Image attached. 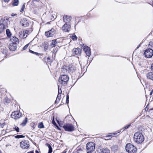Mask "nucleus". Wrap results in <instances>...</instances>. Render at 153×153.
<instances>
[{"mask_svg":"<svg viewBox=\"0 0 153 153\" xmlns=\"http://www.w3.org/2000/svg\"><path fill=\"white\" fill-rule=\"evenodd\" d=\"M71 18L70 16L67 15H64L63 17V21L65 23L62 26V29L65 32H68L71 30V25L70 22Z\"/></svg>","mask_w":153,"mask_h":153,"instance_id":"obj_1","label":"nucleus"},{"mask_svg":"<svg viewBox=\"0 0 153 153\" xmlns=\"http://www.w3.org/2000/svg\"><path fill=\"white\" fill-rule=\"evenodd\" d=\"M144 138L143 134L139 132H136L134 135V140L137 143H142L144 140Z\"/></svg>","mask_w":153,"mask_h":153,"instance_id":"obj_2","label":"nucleus"},{"mask_svg":"<svg viewBox=\"0 0 153 153\" xmlns=\"http://www.w3.org/2000/svg\"><path fill=\"white\" fill-rule=\"evenodd\" d=\"M10 22L7 19H1V23L0 24V33L4 32L5 28L8 27V24Z\"/></svg>","mask_w":153,"mask_h":153,"instance_id":"obj_3","label":"nucleus"},{"mask_svg":"<svg viewBox=\"0 0 153 153\" xmlns=\"http://www.w3.org/2000/svg\"><path fill=\"white\" fill-rule=\"evenodd\" d=\"M126 150L128 153H136L137 149L130 143H128L126 146Z\"/></svg>","mask_w":153,"mask_h":153,"instance_id":"obj_4","label":"nucleus"},{"mask_svg":"<svg viewBox=\"0 0 153 153\" xmlns=\"http://www.w3.org/2000/svg\"><path fill=\"white\" fill-rule=\"evenodd\" d=\"M69 79V76L66 74L62 75L59 77L58 81L59 82L63 85L67 84Z\"/></svg>","mask_w":153,"mask_h":153,"instance_id":"obj_5","label":"nucleus"},{"mask_svg":"<svg viewBox=\"0 0 153 153\" xmlns=\"http://www.w3.org/2000/svg\"><path fill=\"white\" fill-rule=\"evenodd\" d=\"M63 128L65 131L70 132L74 130V126L71 124H66L63 126Z\"/></svg>","mask_w":153,"mask_h":153,"instance_id":"obj_6","label":"nucleus"},{"mask_svg":"<svg viewBox=\"0 0 153 153\" xmlns=\"http://www.w3.org/2000/svg\"><path fill=\"white\" fill-rule=\"evenodd\" d=\"M86 148L90 152L93 151L95 149V144L93 142H90L87 144Z\"/></svg>","mask_w":153,"mask_h":153,"instance_id":"obj_7","label":"nucleus"},{"mask_svg":"<svg viewBox=\"0 0 153 153\" xmlns=\"http://www.w3.org/2000/svg\"><path fill=\"white\" fill-rule=\"evenodd\" d=\"M20 146L21 147L24 149H27L29 147V143L28 141H22L20 142Z\"/></svg>","mask_w":153,"mask_h":153,"instance_id":"obj_8","label":"nucleus"},{"mask_svg":"<svg viewBox=\"0 0 153 153\" xmlns=\"http://www.w3.org/2000/svg\"><path fill=\"white\" fill-rule=\"evenodd\" d=\"M144 54L146 58H151L153 55V51L150 48L147 49L144 52Z\"/></svg>","mask_w":153,"mask_h":153,"instance_id":"obj_9","label":"nucleus"},{"mask_svg":"<svg viewBox=\"0 0 153 153\" xmlns=\"http://www.w3.org/2000/svg\"><path fill=\"white\" fill-rule=\"evenodd\" d=\"M22 114L18 111L13 112L11 114L12 117L15 119H18L22 116Z\"/></svg>","mask_w":153,"mask_h":153,"instance_id":"obj_10","label":"nucleus"},{"mask_svg":"<svg viewBox=\"0 0 153 153\" xmlns=\"http://www.w3.org/2000/svg\"><path fill=\"white\" fill-rule=\"evenodd\" d=\"M56 33V30L53 28H52L49 31L45 32V35L48 37H52Z\"/></svg>","mask_w":153,"mask_h":153,"instance_id":"obj_11","label":"nucleus"},{"mask_svg":"<svg viewBox=\"0 0 153 153\" xmlns=\"http://www.w3.org/2000/svg\"><path fill=\"white\" fill-rule=\"evenodd\" d=\"M28 32V30L21 31L19 33V36L22 38H25L27 36Z\"/></svg>","mask_w":153,"mask_h":153,"instance_id":"obj_12","label":"nucleus"},{"mask_svg":"<svg viewBox=\"0 0 153 153\" xmlns=\"http://www.w3.org/2000/svg\"><path fill=\"white\" fill-rule=\"evenodd\" d=\"M82 48L84 50L86 55L88 56H90L91 54V52L90 48L86 45H83L82 46Z\"/></svg>","mask_w":153,"mask_h":153,"instance_id":"obj_13","label":"nucleus"},{"mask_svg":"<svg viewBox=\"0 0 153 153\" xmlns=\"http://www.w3.org/2000/svg\"><path fill=\"white\" fill-rule=\"evenodd\" d=\"M9 49L12 51H15L16 48V44L14 43H10L9 45Z\"/></svg>","mask_w":153,"mask_h":153,"instance_id":"obj_14","label":"nucleus"},{"mask_svg":"<svg viewBox=\"0 0 153 153\" xmlns=\"http://www.w3.org/2000/svg\"><path fill=\"white\" fill-rule=\"evenodd\" d=\"M22 25L25 27H27L29 24V22L26 18H24L21 21Z\"/></svg>","mask_w":153,"mask_h":153,"instance_id":"obj_15","label":"nucleus"},{"mask_svg":"<svg viewBox=\"0 0 153 153\" xmlns=\"http://www.w3.org/2000/svg\"><path fill=\"white\" fill-rule=\"evenodd\" d=\"M75 70V68L74 66L69 65L68 67L67 71L70 74L72 73Z\"/></svg>","mask_w":153,"mask_h":153,"instance_id":"obj_16","label":"nucleus"},{"mask_svg":"<svg viewBox=\"0 0 153 153\" xmlns=\"http://www.w3.org/2000/svg\"><path fill=\"white\" fill-rule=\"evenodd\" d=\"M99 153H110L109 150L107 149L101 148L99 150Z\"/></svg>","mask_w":153,"mask_h":153,"instance_id":"obj_17","label":"nucleus"},{"mask_svg":"<svg viewBox=\"0 0 153 153\" xmlns=\"http://www.w3.org/2000/svg\"><path fill=\"white\" fill-rule=\"evenodd\" d=\"M61 93L62 91L61 90H60V91L59 90V86H58V93L56 100L55 102H58L59 101L60 99V97L61 95Z\"/></svg>","mask_w":153,"mask_h":153,"instance_id":"obj_18","label":"nucleus"},{"mask_svg":"<svg viewBox=\"0 0 153 153\" xmlns=\"http://www.w3.org/2000/svg\"><path fill=\"white\" fill-rule=\"evenodd\" d=\"M73 52L76 55H79L81 52V50L79 48H76L73 50Z\"/></svg>","mask_w":153,"mask_h":153,"instance_id":"obj_19","label":"nucleus"},{"mask_svg":"<svg viewBox=\"0 0 153 153\" xmlns=\"http://www.w3.org/2000/svg\"><path fill=\"white\" fill-rule=\"evenodd\" d=\"M146 77L148 79L153 80V72H149L146 74Z\"/></svg>","mask_w":153,"mask_h":153,"instance_id":"obj_20","label":"nucleus"},{"mask_svg":"<svg viewBox=\"0 0 153 153\" xmlns=\"http://www.w3.org/2000/svg\"><path fill=\"white\" fill-rule=\"evenodd\" d=\"M68 67L66 66H64L62 68L61 71L63 73H67Z\"/></svg>","mask_w":153,"mask_h":153,"instance_id":"obj_21","label":"nucleus"},{"mask_svg":"<svg viewBox=\"0 0 153 153\" xmlns=\"http://www.w3.org/2000/svg\"><path fill=\"white\" fill-rule=\"evenodd\" d=\"M12 40L13 41V43H14L16 44V43H18L19 42V40L18 38L16 37H13Z\"/></svg>","mask_w":153,"mask_h":153,"instance_id":"obj_22","label":"nucleus"},{"mask_svg":"<svg viewBox=\"0 0 153 153\" xmlns=\"http://www.w3.org/2000/svg\"><path fill=\"white\" fill-rule=\"evenodd\" d=\"M56 40H52L50 45V46L51 47H53L55 46L56 44H57V42Z\"/></svg>","mask_w":153,"mask_h":153,"instance_id":"obj_23","label":"nucleus"},{"mask_svg":"<svg viewBox=\"0 0 153 153\" xmlns=\"http://www.w3.org/2000/svg\"><path fill=\"white\" fill-rule=\"evenodd\" d=\"M111 148L112 150L114 151L117 150L118 146L117 145H114L111 146Z\"/></svg>","mask_w":153,"mask_h":153,"instance_id":"obj_24","label":"nucleus"},{"mask_svg":"<svg viewBox=\"0 0 153 153\" xmlns=\"http://www.w3.org/2000/svg\"><path fill=\"white\" fill-rule=\"evenodd\" d=\"M19 4L18 0H14L13 3V5L14 6H17Z\"/></svg>","mask_w":153,"mask_h":153,"instance_id":"obj_25","label":"nucleus"},{"mask_svg":"<svg viewBox=\"0 0 153 153\" xmlns=\"http://www.w3.org/2000/svg\"><path fill=\"white\" fill-rule=\"evenodd\" d=\"M27 117L25 118V120L23 122L21 123V125L22 126H25L27 123Z\"/></svg>","mask_w":153,"mask_h":153,"instance_id":"obj_26","label":"nucleus"},{"mask_svg":"<svg viewBox=\"0 0 153 153\" xmlns=\"http://www.w3.org/2000/svg\"><path fill=\"white\" fill-rule=\"evenodd\" d=\"M38 128H42L44 127V126L43 124V123H39L38 125Z\"/></svg>","mask_w":153,"mask_h":153,"instance_id":"obj_27","label":"nucleus"},{"mask_svg":"<svg viewBox=\"0 0 153 153\" xmlns=\"http://www.w3.org/2000/svg\"><path fill=\"white\" fill-rule=\"evenodd\" d=\"M6 33L7 34V35L8 36H10V35H11V34L10 31V30L8 29H7L6 30Z\"/></svg>","mask_w":153,"mask_h":153,"instance_id":"obj_28","label":"nucleus"},{"mask_svg":"<svg viewBox=\"0 0 153 153\" xmlns=\"http://www.w3.org/2000/svg\"><path fill=\"white\" fill-rule=\"evenodd\" d=\"M49 151L48 153H51L52 152V148L50 145H48Z\"/></svg>","mask_w":153,"mask_h":153,"instance_id":"obj_29","label":"nucleus"},{"mask_svg":"<svg viewBox=\"0 0 153 153\" xmlns=\"http://www.w3.org/2000/svg\"><path fill=\"white\" fill-rule=\"evenodd\" d=\"M71 38L74 41L76 40L77 39L76 36L75 35H73L71 37Z\"/></svg>","mask_w":153,"mask_h":153,"instance_id":"obj_30","label":"nucleus"},{"mask_svg":"<svg viewBox=\"0 0 153 153\" xmlns=\"http://www.w3.org/2000/svg\"><path fill=\"white\" fill-rule=\"evenodd\" d=\"M69 95L68 94L66 96V103H68L69 102Z\"/></svg>","mask_w":153,"mask_h":153,"instance_id":"obj_31","label":"nucleus"},{"mask_svg":"<svg viewBox=\"0 0 153 153\" xmlns=\"http://www.w3.org/2000/svg\"><path fill=\"white\" fill-rule=\"evenodd\" d=\"M29 44V43H28L26 45H25V46H24V47L23 48V50H25V49H26L27 48V47L28 46Z\"/></svg>","mask_w":153,"mask_h":153,"instance_id":"obj_32","label":"nucleus"},{"mask_svg":"<svg viewBox=\"0 0 153 153\" xmlns=\"http://www.w3.org/2000/svg\"><path fill=\"white\" fill-rule=\"evenodd\" d=\"M29 52L32 53H33V54H36V55H37L38 54V53H36V52H35L34 51H32L30 50H29Z\"/></svg>","mask_w":153,"mask_h":153,"instance_id":"obj_33","label":"nucleus"},{"mask_svg":"<svg viewBox=\"0 0 153 153\" xmlns=\"http://www.w3.org/2000/svg\"><path fill=\"white\" fill-rule=\"evenodd\" d=\"M25 137L22 135H18L16 136V137L17 138H20L24 137Z\"/></svg>","mask_w":153,"mask_h":153,"instance_id":"obj_34","label":"nucleus"},{"mask_svg":"<svg viewBox=\"0 0 153 153\" xmlns=\"http://www.w3.org/2000/svg\"><path fill=\"white\" fill-rule=\"evenodd\" d=\"M25 7V5L23 4L22 5V7L21 9V10H20L21 12H22L24 11V9Z\"/></svg>","mask_w":153,"mask_h":153,"instance_id":"obj_35","label":"nucleus"},{"mask_svg":"<svg viewBox=\"0 0 153 153\" xmlns=\"http://www.w3.org/2000/svg\"><path fill=\"white\" fill-rule=\"evenodd\" d=\"M81 151V150H77L76 151H75L74 152H73L72 153H80V152Z\"/></svg>","mask_w":153,"mask_h":153,"instance_id":"obj_36","label":"nucleus"},{"mask_svg":"<svg viewBox=\"0 0 153 153\" xmlns=\"http://www.w3.org/2000/svg\"><path fill=\"white\" fill-rule=\"evenodd\" d=\"M130 126V125H128L124 127V130L128 128Z\"/></svg>","mask_w":153,"mask_h":153,"instance_id":"obj_37","label":"nucleus"},{"mask_svg":"<svg viewBox=\"0 0 153 153\" xmlns=\"http://www.w3.org/2000/svg\"><path fill=\"white\" fill-rule=\"evenodd\" d=\"M15 130L17 132H19V128L18 127H15Z\"/></svg>","mask_w":153,"mask_h":153,"instance_id":"obj_38","label":"nucleus"},{"mask_svg":"<svg viewBox=\"0 0 153 153\" xmlns=\"http://www.w3.org/2000/svg\"><path fill=\"white\" fill-rule=\"evenodd\" d=\"M52 123L54 125H56V123L55 121L54 120V118H53V119L52 121Z\"/></svg>","mask_w":153,"mask_h":153,"instance_id":"obj_39","label":"nucleus"},{"mask_svg":"<svg viewBox=\"0 0 153 153\" xmlns=\"http://www.w3.org/2000/svg\"><path fill=\"white\" fill-rule=\"evenodd\" d=\"M5 2H8L10 0H3Z\"/></svg>","mask_w":153,"mask_h":153,"instance_id":"obj_40","label":"nucleus"},{"mask_svg":"<svg viewBox=\"0 0 153 153\" xmlns=\"http://www.w3.org/2000/svg\"><path fill=\"white\" fill-rule=\"evenodd\" d=\"M151 68L152 70L153 71V63L151 65Z\"/></svg>","mask_w":153,"mask_h":153,"instance_id":"obj_41","label":"nucleus"},{"mask_svg":"<svg viewBox=\"0 0 153 153\" xmlns=\"http://www.w3.org/2000/svg\"><path fill=\"white\" fill-rule=\"evenodd\" d=\"M16 15H17V14H12V16H16Z\"/></svg>","mask_w":153,"mask_h":153,"instance_id":"obj_42","label":"nucleus"},{"mask_svg":"<svg viewBox=\"0 0 153 153\" xmlns=\"http://www.w3.org/2000/svg\"><path fill=\"white\" fill-rule=\"evenodd\" d=\"M111 135H112V136H113V135H115V134H116L113 133H111Z\"/></svg>","mask_w":153,"mask_h":153,"instance_id":"obj_43","label":"nucleus"},{"mask_svg":"<svg viewBox=\"0 0 153 153\" xmlns=\"http://www.w3.org/2000/svg\"><path fill=\"white\" fill-rule=\"evenodd\" d=\"M27 153H33V151H30V152H27Z\"/></svg>","mask_w":153,"mask_h":153,"instance_id":"obj_44","label":"nucleus"},{"mask_svg":"<svg viewBox=\"0 0 153 153\" xmlns=\"http://www.w3.org/2000/svg\"><path fill=\"white\" fill-rule=\"evenodd\" d=\"M36 153H39L38 151L36 150L35 151Z\"/></svg>","mask_w":153,"mask_h":153,"instance_id":"obj_45","label":"nucleus"},{"mask_svg":"<svg viewBox=\"0 0 153 153\" xmlns=\"http://www.w3.org/2000/svg\"><path fill=\"white\" fill-rule=\"evenodd\" d=\"M87 153H92L90 152H88Z\"/></svg>","mask_w":153,"mask_h":153,"instance_id":"obj_46","label":"nucleus"},{"mask_svg":"<svg viewBox=\"0 0 153 153\" xmlns=\"http://www.w3.org/2000/svg\"><path fill=\"white\" fill-rule=\"evenodd\" d=\"M152 92H150V94H152Z\"/></svg>","mask_w":153,"mask_h":153,"instance_id":"obj_47","label":"nucleus"},{"mask_svg":"<svg viewBox=\"0 0 153 153\" xmlns=\"http://www.w3.org/2000/svg\"><path fill=\"white\" fill-rule=\"evenodd\" d=\"M0 153H1V152L0 150Z\"/></svg>","mask_w":153,"mask_h":153,"instance_id":"obj_48","label":"nucleus"}]
</instances>
